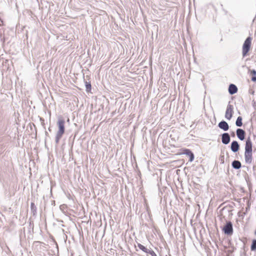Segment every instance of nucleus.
Returning <instances> with one entry per match:
<instances>
[{"label": "nucleus", "mask_w": 256, "mask_h": 256, "mask_svg": "<svg viewBox=\"0 0 256 256\" xmlns=\"http://www.w3.org/2000/svg\"><path fill=\"white\" fill-rule=\"evenodd\" d=\"M230 103V102H229ZM234 114V106L232 105L228 104L227 106L226 113L225 118L228 120H230Z\"/></svg>", "instance_id": "nucleus-6"}, {"label": "nucleus", "mask_w": 256, "mask_h": 256, "mask_svg": "<svg viewBox=\"0 0 256 256\" xmlns=\"http://www.w3.org/2000/svg\"><path fill=\"white\" fill-rule=\"evenodd\" d=\"M256 166H254L252 168L253 170L254 171L256 170Z\"/></svg>", "instance_id": "nucleus-27"}, {"label": "nucleus", "mask_w": 256, "mask_h": 256, "mask_svg": "<svg viewBox=\"0 0 256 256\" xmlns=\"http://www.w3.org/2000/svg\"><path fill=\"white\" fill-rule=\"evenodd\" d=\"M252 38L249 36L245 40L242 46V56L243 58L246 56L250 50Z\"/></svg>", "instance_id": "nucleus-3"}, {"label": "nucleus", "mask_w": 256, "mask_h": 256, "mask_svg": "<svg viewBox=\"0 0 256 256\" xmlns=\"http://www.w3.org/2000/svg\"><path fill=\"white\" fill-rule=\"evenodd\" d=\"M232 166L234 169L239 170L242 168V166L240 161L234 160L232 162Z\"/></svg>", "instance_id": "nucleus-12"}, {"label": "nucleus", "mask_w": 256, "mask_h": 256, "mask_svg": "<svg viewBox=\"0 0 256 256\" xmlns=\"http://www.w3.org/2000/svg\"><path fill=\"white\" fill-rule=\"evenodd\" d=\"M236 134L237 136V138L240 140H244L246 138V132L245 130L242 128H238L236 130Z\"/></svg>", "instance_id": "nucleus-7"}, {"label": "nucleus", "mask_w": 256, "mask_h": 256, "mask_svg": "<svg viewBox=\"0 0 256 256\" xmlns=\"http://www.w3.org/2000/svg\"><path fill=\"white\" fill-rule=\"evenodd\" d=\"M249 132V136L246 140L244 146V160L246 164H250L252 160V142L250 136L253 132L254 128L251 124L250 128H246Z\"/></svg>", "instance_id": "nucleus-1"}, {"label": "nucleus", "mask_w": 256, "mask_h": 256, "mask_svg": "<svg viewBox=\"0 0 256 256\" xmlns=\"http://www.w3.org/2000/svg\"><path fill=\"white\" fill-rule=\"evenodd\" d=\"M40 120L41 121H42H42H44V119H42V118H40Z\"/></svg>", "instance_id": "nucleus-29"}, {"label": "nucleus", "mask_w": 256, "mask_h": 256, "mask_svg": "<svg viewBox=\"0 0 256 256\" xmlns=\"http://www.w3.org/2000/svg\"><path fill=\"white\" fill-rule=\"evenodd\" d=\"M0 38L1 39V40L4 42H5L4 36H2V33L0 34Z\"/></svg>", "instance_id": "nucleus-19"}, {"label": "nucleus", "mask_w": 256, "mask_h": 256, "mask_svg": "<svg viewBox=\"0 0 256 256\" xmlns=\"http://www.w3.org/2000/svg\"><path fill=\"white\" fill-rule=\"evenodd\" d=\"M48 130H49L50 132V131H51V129H50V127H49V128H48Z\"/></svg>", "instance_id": "nucleus-28"}, {"label": "nucleus", "mask_w": 256, "mask_h": 256, "mask_svg": "<svg viewBox=\"0 0 256 256\" xmlns=\"http://www.w3.org/2000/svg\"><path fill=\"white\" fill-rule=\"evenodd\" d=\"M50 194L52 195V188L50 189Z\"/></svg>", "instance_id": "nucleus-31"}, {"label": "nucleus", "mask_w": 256, "mask_h": 256, "mask_svg": "<svg viewBox=\"0 0 256 256\" xmlns=\"http://www.w3.org/2000/svg\"><path fill=\"white\" fill-rule=\"evenodd\" d=\"M222 138V142L226 145L230 142V136L228 132H224L220 135Z\"/></svg>", "instance_id": "nucleus-8"}, {"label": "nucleus", "mask_w": 256, "mask_h": 256, "mask_svg": "<svg viewBox=\"0 0 256 256\" xmlns=\"http://www.w3.org/2000/svg\"><path fill=\"white\" fill-rule=\"evenodd\" d=\"M180 152L178 154H185L188 156L189 161L192 162L194 158V152L188 148H183L180 150Z\"/></svg>", "instance_id": "nucleus-5"}, {"label": "nucleus", "mask_w": 256, "mask_h": 256, "mask_svg": "<svg viewBox=\"0 0 256 256\" xmlns=\"http://www.w3.org/2000/svg\"><path fill=\"white\" fill-rule=\"evenodd\" d=\"M240 256H242V254H240Z\"/></svg>", "instance_id": "nucleus-36"}, {"label": "nucleus", "mask_w": 256, "mask_h": 256, "mask_svg": "<svg viewBox=\"0 0 256 256\" xmlns=\"http://www.w3.org/2000/svg\"><path fill=\"white\" fill-rule=\"evenodd\" d=\"M65 120L62 116H59L57 122L58 130L56 134L55 142L56 144L59 143L60 140L65 132Z\"/></svg>", "instance_id": "nucleus-2"}, {"label": "nucleus", "mask_w": 256, "mask_h": 256, "mask_svg": "<svg viewBox=\"0 0 256 256\" xmlns=\"http://www.w3.org/2000/svg\"><path fill=\"white\" fill-rule=\"evenodd\" d=\"M246 124H244V128H246Z\"/></svg>", "instance_id": "nucleus-30"}, {"label": "nucleus", "mask_w": 256, "mask_h": 256, "mask_svg": "<svg viewBox=\"0 0 256 256\" xmlns=\"http://www.w3.org/2000/svg\"><path fill=\"white\" fill-rule=\"evenodd\" d=\"M85 84L86 90L87 92H90L92 90V85L90 82H86L84 80Z\"/></svg>", "instance_id": "nucleus-17"}, {"label": "nucleus", "mask_w": 256, "mask_h": 256, "mask_svg": "<svg viewBox=\"0 0 256 256\" xmlns=\"http://www.w3.org/2000/svg\"><path fill=\"white\" fill-rule=\"evenodd\" d=\"M248 209H249V207L246 208V210H248Z\"/></svg>", "instance_id": "nucleus-33"}, {"label": "nucleus", "mask_w": 256, "mask_h": 256, "mask_svg": "<svg viewBox=\"0 0 256 256\" xmlns=\"http://www.w3.org/2000/svg\"><path fill=\"white\" fill-rule=\"evenodd\" d=\"M45 134H46V136H48V132L45 131Z\"/></svg>", "instance_id": "nucleus-24"}, {"label": "nucleus", "mask_w": 256, "mask_h": 256, "mask_svg": "<svg viewBox=\"0 0 256 256\" xmlns=\"http://www.w3.org/2000/svg\"><path fill=\"white\" fill-rule=\"evenodd\" d=\"M254 104H256V101L254 102ZM253 106H254V105Z\"/></svg>", "instance_id": "nucleus-32"}, {"label": "nucleus", "mask_w": 256, "mask_h": 256, "mask_svg": "<svg viewBox=\"0 0 256 256\" xmlns=\"http://www.w3.org/2000/svg\"><path fill=\"white\" fill-rule=\"evenodd\" d=\"M243 168H246V169L247 170H248V166H243Z\"/></svg>", "instance_id": "nucleus-25"}, {"label": "nucleus", "mask_w": 256, "mask_h": 256, "mask_svg": "<svg viewBox=\"0 0 256 256\" xmlns=\"http://www.w3.org/2000/svg\"><path fill=\"white\" fill-rule=\"evenodd\" d=\"M250 250L252 252L256 251V239L255 238L252 240L250 245Z\"/></svg>", "instance_id": "nucleus-18"}, {"label": "nucleus", "mask_w": 256, "mask_h": 256, "mask_svg": "<svg viewBox=\"0 0 256 256\" xmlns=\"http://www.w3.org/2000/svg\"><path fill=\"white\" fill-rule=\"evenodd\" d=\"M222 230L225 235L231 236L234 233L233 224L230 220H226V224L222 227Z\"/></svg>", "instance_id": "nucleus-4"}, {"label": "nucleus", "mask_w": 256, "mask_h": 256, "mask_svg": "<svg viewBox=\"0 0 256 256\" xmlns=\"http://www.w3.org/2000/svg\"><path fill=\"white\" fill-rule=\"evenodd\" d=\"M250 74L251 76V80L254 82H256V70L253 69L250 71Z\"/></svg>", "instance_id": "nucleus-15"}, {"label": "nucleus", "mask_w": 256, "mask_h": 256, "mask_svg": "<svg viewBox=\"0 0 256 256\" xmlns=\"http://www.w3.org/2000/svg\"><path fill=\"white\" fill-rule=\"evenodd\" d=\"M235 124L238 127H241L242 126V118L241 116H238L237 118Z\"/></svg>", "instance_id": "nucleus-16"}, {"label": "nucleus", "mask_w": 256, "mask_h": 256, "mask_svg": "<svg viewBox=\"0 0 256 256\" xmlns=\"http://www.w3.org/2000/svg\"><path fill=\"white\" fill-rule=\"evenodd\" d=\"M152 256H157L156 254L155 253V252L154 251L152 252L150 254Z\"/></svg>", "instance_id": "nucleus-22"}, {"label": "nucleus", "mask_w": 256, "mask_h": 256, "mask_svg": "<svg viewBox=\"0 0 256 256\" xmlns=\"http://www.w3.org/2000/svg\"><path fill=\"white\" fill-rule=\"evenodd\" d=\"M235 132H231V136L233 138H234L235 137Z\"/></svg>", "instance_id": "nucleus-21"}, {"label": "nucleus", "mask_w": 256, "mask_h": 256, "mask_svg": "<svg viewBox=\"0 0 256 256\" xmlns=\"http://www.w3.org/2000/svg\"><path fill=\"white\" fill-rule=\"evenodd\" d=\"M245 248L244 245L243 248Z\"/></svg>", "instance_id": "nucleus-35"}, {"label": "nucleus", "mask_w": 256, "mask_h": 256, "mask_svg": "<svg viewBox=\"0 0 256 256\" xmlns=\"http://www.w3.org/2000/svg\"><path fill=\"white\" fill-rule=\"evenodd\" d=\"M230 150L233 152H237L240 149V145L238 141L233 140L230 144Z\"/></svg>", "instance_id": "nucleus-9"}, {"label": "nucleus", "mask_w": 256, "mask_h": 256, "mask_svg": "<svg viewBox=\"0 0 256 256\" xmlns=\"http://www.w3.org/2000/svg\"><path fill=\"white\" fill-rule=\"evenodd\" d=\"M244 255H246V252H244Z\"/></svg>", "instance_id": "nucleus-34"}, {"label": "nucleus", "mask_w": 256, "mask_h": 256, "mask_svg": "<svg viewBox=\"0 0 256 256\" xmlns=\"http://www.w3.org/2000/svg\"><path fill=\"white\" fill-rule=\"evenodd\" d=\"M218 126L224 132L228 131L230 128L228 123L224 120H221L218 124Z\"/></svg>", "instance_id": "nucleus-10"}, {"label": "nucleus", "mask_w": 256, "mask_h": 256, "mask_svg": "<svg viewBox=\"0 0 256 256\" xmlns=\"http://www.w3.org/2000/svg\"><path fill=\"white\" fill-rule=\"evenodd\" d=\"M138 246L140 250L148 254H150L152 252H154L152 250L148 249L144 245L139 243L138 244Z\"/></svg>", "instance_id": "nucleus-13"}, {"label": "nucleus", "mask_w": 256, "mask_h": 256, "mask_svg": "<svg viewBox=\"0 0 256 256\" xmlns=\"http://www.w3.org/2000/svg\"><path fill=\"white\" fill-rule=\"evenodd\" d=\"M30 210L33 216H36L37 214V208L34 202L30 203Z\"/></svg>", "instance_id": "nucleus-14"}, {"label": "nucleus", "mask_w": 256, "mask_h": 256, "mask_svg": "<svg viewBox=\"0 0 256 256\" xmlns=\"http://www.w3.org/2000/svg\"><path fill=\"white\" fill-rule=\"evenodd\" d=\"M198 168H201L202 170H204V168L202 165H200L198 167Z\"/></svg>", "instance_id": "nucleus-26"}, {"label": "nucleus", "mask_w": 256, "mask_h": 256, "mask_svg": "<svg viewBox=\"0 0 256 256\" xmlns=\"http://www.w3.org/2000/svg\"><path fill=\"white\" fill-rule=\"evenodd\" d=\"M250 93L252 94H254V91L253 90H251L250 91Z\"/></svg>", "instance_id": "nucleus-23"}, {"label": "nucleus", "mask_w": 256, "mask_h": 256, "mask_svg": "<svg viewBox=\"0 0 256 256\" xmlns=\"http://www.w3.org/2000/svg\"><path fill=\"white\" fill-rule=\"evenodd\" d=\"M220 160L221 161L222 164H224V156H221L220 158Z\"/></svg>", "instance_id": "nucleus-20"}, {"label": "nucleus", "mask_w": 256, "mask_h": 256, "mask_svg": "<svg viewBox=\"0 0 256 256\" xmlns=\"http://www.w3.org/2000/svg\"><path fill=\"white\" fill-rule=\"evenodd\" d=\"M238 91V88L236 84H230L228 86V92L230 94L233 95L236 94Z\"/></svg>", "instance_id": "nucleus-11"}]
</instances>
